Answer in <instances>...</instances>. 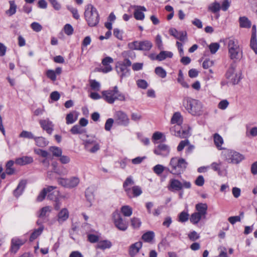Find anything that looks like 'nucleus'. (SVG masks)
Listing matches in <instances>:
<instances>
[{
    "mask_svg": "<svg viewBox=\"0 0 257 257\" xmlns=\"http://www.w3.org/2000/svg\"><path fill=\"white\" fill-rule=\"evenodd\" d=\"M238 22L240 28H250L251 27V22L246 17L243 16L239 17Z\"/></svg>",
    "mask_w": 257,
    "mask_h": 257,
    "instance_id": "obj_30",
    "label": "nucleus"
},
{
    "mask_svg": "<svg viewBox=\"0 0 257 257\" xmlns=\"http://www.w3.org/2000/svg\"><path fill=\"white\" fill-rule=\"evenodd\" d=\"M114 118L115 123L119 125L127 126L130 124V119L126 113L123 111H116L114 114Z\"/></svg>",
    "mask_w": 257,
    "mask_h": 257,
    "instance_id": "obj_11",
    "label": "nucleus"
},
{
    "mask_svg": "<svg viewBox=\"0 0 257 257\" xmlns=\"http://www.w3.org/2000/svg\"><path fill=\"white\" fill-rule=\"evenodd\" d=\"M207 208L208 206L206 203H200L195 205V209L197 211L196 212L203 216V218H205Z\"/></svg>",
    "mask_w": 257,
    "mask_h": 257,
    "instance_id": "obj_27",
    "label": "nucleus"
},
{
    "mask_svg": "<svg viewBox=\"0 0 257 257\" xmlns=\"http://www.w3.org/2000/svg\"><path fill=\"white\" fill-rule=\"evenodd\" d=\"M90 85L92 89L95 91H99L100 87V83L95 80H90Z\"/></svg>",
    "mask_w": 257,
    "mask_h": 257,
    "instance_id": "obj_56",
    "label": "nucleus"
},
{
    "mask_svg": "<svg viewBox=\"0 0 257 257\" xmlns=\"http://www.w3.org/2000/svg\"><path fill=\"white\" fill-rule=\"evenodd\" d=\"M220 45L217 43H212L209 46V48L211 54H215L219 49Z\"/></svg>",
    "mask_w": 257,
    "mask_h": 257,
    "instance_id": "obj_58",
    "label": "nucleus"
},
{
    "mask_svg": "<svg viewBox=\"0 0 257 257\" xmlns=\"http://www.w3.org/2000/svg\"><path fill=\"white\" fill-rule=\"evenodd\" d=\"M26 180H21L19 182L17 188L14 190V195L16 197H19V196H20L22 194L23 191L24 190L26 187Z\"/></svg>",
    "mask_w": 257,
    "mask_h": 257,
    "instance_id": "obj_28",
    "label": "nucleus"
},
{
    "mask_svg": "<svg viewBox=\"0 0 257 257\" xmlns=\"http://www.w3.org/2000/svg\"><path fill=\"white\" fill-rule=\"evenodd\" d=\"M46 74L47 77L53 81H55L56 80V72H54V70H48L47 71Z\"/></svg>",
    "mask_w": 257,
    "mask_h": 257,
    "instance_id": "obj_62",
    "label": "nucleus"
},
{
    "mask_svg": "<svg viewBox=\"0 0 257 257\" xmlns=\"http://www.w3.org/2000/svg\"><path fill=\"white\" fill-rule=\"evenodd\" d=\"M53 190L52 191L47 193V198L49 200H55L57 199L59 195V192L56 190Z\"/></svg>",
    "mask_w": 257,
    "mask_h": 257,
    "instance_id": "obj_50",
    "label": "nucleus"
},
{
    "mask_svg": "<svg viewBox=\"0 0 257 257\" xmlns=\"http://www.w3.org/2000/svg\"><path fill=\"white\" fill-rule=\"evenodd\" d=\"M34 140L36 143V145L40 147H44L48 145L49 142L45 138L42 137H35Z\"/></svg>",
    "mask_w": 257,
    "mask_h": 257,
    "instance_id": "obj_37",
    "label": "nucleus"
},
{
    "mask_svg": "<svg viewBox=\"0 0 257 257\" xmlns=\"http://www.w3.org/2000/svg\"><path fill=\"white\" fill-rule=\"evenodd\" d=\"M187 163L182 158L173 157L171 158L169 166L171 167L170 172L174 175L181 174L186 168Z\"/></svg>",
    "mask_w": 257,
    "mask_h": 257,
    "instance_id": "obj_5",
    "label": "nucleus"
},
{
    "mask_svg": "<svg viewBox=\"0 0 257 257\" xmlns=\"http://www.w3.org/2000/svg\"><path fill=\"white\" fill-rule=\"evenodd\" d=\"M189 141H188V140H185L181 141L177 147V151L178 152L182 151L184 149V148L186 146L189 145Z\"/></svg>",
    "mask_w": 257,
    "mask_h": 257,
    "instance_id": "obj_60",
    "label": "nucleus"
},
{
    "mask_svg": "<svg viewBox=\"0 0 257 257\" xmlns=\"http://www.w3.org/2000/svg\"><path fill=\"white\" fill-rule=\"evenodd\" d=\"M246 135L247 136H251L252 137H255L257 136V126H254L251 128L249 130L246 131Z\"/></svg>",
    "mask_w": 257,
    "mask_h": 257,
    "instance_id": "obj_63",
    "label": "nucleus"
},
{
    "mask_svg": "<svg viewBox=\"0 0 257 257\" xmlns=\"http://www.w3.org/2000/svg\"><path fill=\"white\" fill-rule=\"evenodd\" d=\"M221 155L223 159L229 164H238L245 159L242 154L231 149H223Z\"/></svg>",
    "mask_w": 257,
    "mask_h": 257,
    "instance_id": "obj_3",
    "label": "nucleus"
},
{
    "mask_svg": "<svg viewBox=\"0 0 257 257\" xmlns=\"http://www.w3.org/2000/svg\"><path fill=\"white\" fill-rule=\"evenodd\" d=\"M137 84L139 88L145 89L148 86V82L144 79H139L137 81Z\"/></svg>",
    "mask_w": 257,
    "mask_h": 257,
    "instance_id": "obj_61",
    "label": "nucleus"
},
{
    "mask_svg": "<svg viewBox=\"0 0 257 257\" xmlns=\"http://www.w3.org/2000/svg\"><path fill=\"white\" fill-rule=\"evenodd\" d=\"M183 122V117L179 112H175L171 119L172 124H176V125L173 127H176V130H178L180 127V125Z\"/></svg>",
    "mask_w": 257,
    "mask_h": 257,
    "instance_id": "obj_18",
    "label": "nucleus"
},
{
    "mask_svg": "<svg viewBox=\"0 0 257 257\" xmlns=\"http://www.w3.org/2000/svg\"><path fill=\"white\" fill-rule=\"evenodd\" d=\"M73 134H81L84 132V130L82 128L80 125H75L70 130Z\"/></svg>",
    "mask_w": 257,
    "mask_h": 257,
    "instance_id": "obj_48",
    "label": "nucleus"
},
{
    "mask_svg": "<svg viewBox=\"0 0 257 257\" xmlns=\"http://www.w3.org/2000/svg\"><path fill=\"white\" fill-rule=\"evenodd\" d=\"M44 230V226L42 224H40V227L36 229H35L33 233L31 234L30 240L33 241L34 240L36 239L43 232Z\"/></svg>",
    "mask_w": 257,
    "mask_h": 257,
    "instance_id": "obj_34",
    "label": "nucleus"
},
{
    "mask_svg": "<svg viewBox=\"0 0 257 257\" xmlns=\"http://www.w3.org/2000/svg\"><path fill=\"white\" fill-rule=\"evenodd\" d=\"M69 217V212L67 208H63L58 211L56 221L59 224H62Z\"/></svg>",
    "mask_w": 257,
    "mask_h": 257,
    "instance_id": "obj_14",
    "label": "nucleus"
},
{
    "mask_svg": "<svg viewBox=\"0 0 257 257\" xmlns=\"http://www.w3.org/2000/svg\"><path fill=\"white\" fill-rule=\"evenodd\" d=\"M191 187V184L190 182L183 180L179 181L175 178L170 179L168 185V189L172 192L179 191L183 188L189 189Z\"/></svg>",
    "mask_w": 257,
    "mask_h": 257,
    "instance_id": "obj_8",
    "label": "nucleus"
},
{
    "mask_svg": "<svg viewBox=\"0 0 257 257\" xmlns=\"http://www.w3.org/2000/svg\"><path fill=\"white\" fill-rule=\"evenodd\" d=\"M189 214L185 211L181 212L179 215V221L181 222L187 221L189 219Z\"/></svg>",
    "mask_w": 257,
    "mask_h": 257,
    "instance_id": "obj_53",
    "label": "nucleus"
},
{
    "mask_svg": "<svg viewBox=\"0 0 257 257\" xmlns=\"http://www.w3.org/2000/svg\"><path fill=\"white\" fill-rule=\"evenodd\" d=\"M131 65L132 62L128 59H125L123 61L118 62L116 63L115 70L120 77V82L130 76V69L128 67Z\"/></svg>",
    "mask_w": 257,
    "mask_h": 257,
    "instance_id": "obj_6",
    "label": "nucleus"
},
{
    "mask_svg": "<svg viewBox=\"0 0 257 257\" xmlns=\"http://www.w3.org/2000/svg\"><path fill=\"white\" fill-rule=\"evenodd\" d=\"M170 152V148L166 144L161 143L157 145L154 150V153L159 156L165 157L168 156Z\"/></svg>",
    "mask_w": 257,
    "mask_h": 257,
    "instance_id": "obj_13",
    "label": "nucleus"
},
{
    "mask_svg": "<svg viewBox=\"0 0 257 257\" xmlns=\"http://www.w3.org/2000/svg\"><path fill=\"white\" fill-rule=\"evenodd\" d=\"M222 163L213 162L210 165L211 168L214 171L217 172L218 175L220 176H225L227 174V170L226 169H221V166Z\"/></svg>",
    "mask_w": 257,
    "mask_h": 257,
    "instance_id": "obj_22",
    "label": "nucleus"
},
{
    "mask_svg": "<svg viewBox=\"0 0 257 257\" xmlns=\"http://www.w3.org/2000/svg\"><path fill=\"white\" fill-rule=\"evenodd\" d=\"M85 197L87 200L89 202V206H90L92 205V203L94 199V195L91 190V189L88 188L85 191Z\"/></svg>",
    "mask_w": 257,
    "mask_h": 257,
    "instance_id": "obj_41",
    "label": "nucleus"
},
{
    "mask_svg": "<svg viewBox=\"0 0 257 257\" xmlns=\"http://www.w3.org/2000/svg\"><path fill=\"white\" fill-rule=\"evenodd\" d=\"M80 182V179L78 177L73 176L68 178V188H73L76 187Z\"/></svg>",
    "mask_w": 257,
    "mask_h": 257,
    "instance_id": "obj_35",
    "label": "nucleus"
},
{
    "mask_svg": "<svg viewBox=\"0 0 257 257\" xmlns=\"http://www.w3.org/2000/svg\"><path fill=\"white\" fill-rule=\"evenodd\" d=\"M39 123L43 129L47 132V133L51 134L53 131V123L48 119H42L39 121Z\"/></svg>",
    "mask_w": 257,
    "mask_h": 257,
    "instance_id": "obj_23",
    "label": "nucleus"
},
{
    "mask_svg": "<svg viewBox=\"0 0 257 257\" xmlns=\"http://www.w3.org/2000/svg\"><path fill=\"white\" fill-rule=\"evenodd\" d=\"M56 186H49L46 188H44L38 196L37 198V201L40 202L43 200L48 193L52 191L53 190L56 189Z\"/></svg>",
    "mask_w": 257,
    "mask_h": 257,
    "instance_id": "obj_25",
    "label": "nucleus"
},
{
    "mask_svg": "<svg viewBox=\"0 0 257 257\" xmlns=\"http://www.w3.org/2000/svg\"><path fill=\"white\" fill-rule=\"evenodd\" d=\"M131 225L133 226L134 228L136 229L139 228L142 224L140 219L137 217L132 218L131 220Z\"/></svg>",
    "mask_w": 257,
    "mask_h": 257,
    "instance_id": "obj_49",
    "label": "nucleus"
},
{
    "mask_svg": "<svg viewBox=\"0 0 257 257\" xmlns=\"http://www.w3.org/2000/svg\"><path fill=\"white\" fill-rule=\"evenodd\" d=\"M154 233L153 231H148L142 235V239L146 242H151L154 237Z\"/></svg>",
    "mask_w": 257,
    "mask_h": 257,
    "instance_id": "obj_44",
    "label": "nucleus"
},
{
    "mask_svg": "<svg viewBox=\"0 0 257 257\" xmlns=\"http://www.w3.org/2000/svg\"><path fill=\"white\" fill-rule=\"evenodd\" d=\"M226 78L228 79V82L235 85L238 83L240 80V77L233 67L229 68L226 74Z\"/></svg>",
    "mask_w": 257,
    "mask_h": 257,
    "instance_id": "obj_12",
    "label": "nucleus"
},
{
    "mask_svg": "<svg viewBox=\"0 0 257 257\" xmlns=\"http://www.w3.org/2000/svg\"><path fill=\"white\" fill-rule=\"evenodd\" d=\"M140 41H136L129 43L127 45L129 49L135 50H140Z\"/></svg>",
    "mask_w": 257,
    "mask_h": 257,
    "instance_id": "obj_52",
    "label": "nucleus"
},
{
    "mask_svg": "<svg viewBox=\"0 0 257 257\" xmlns=\"http://www.w3.org/2000/svg\"><path fill=\"white\" fill-rule=\"evenodd\" d=\"M85 17L88 25L90 27L96 26L99 23V17L95 8L91 5H88L85 12Z\"/></svg>",
    "mask_w": 257,
    "mask_h": 257,
    "instance_id": "obj_7",
    "label": "nucleus"
},
{
    "mask_svg": "<svg viewBox=\"0 0 257 257\" xmlns=\"http://www.w3.org/2000/svg\"><path fill=\"white\" fill-rule=\"evenodd\" d=\"M85 149L90 153H95L100 149V145L95 137L88 138L84 141Z\"/></svg>",
    "mask_w": 257,
    "mask_h": 257,
    "instance_id": "obj_10",
    "label": "nucleus"
},
{
    "mask_svg": "<svg viewBox=\"0 0 257 257\" xmlns=\"http://www.w3.org/2000/svg\"><path fill=\"white\" fill-rule=\"evenodd\" d=\"M100 237V234L96 233H88L87 234V238L89 242L91 243L98 242Z\"/></svg>",
    "mask_w": 257,
    "mask_h": 257,
    "instance_id": "obj_42",
    "label": "nucleus"
},
{
    "mask_svg": "<svg viewBox=\"0 0 257 257\" xmlns=\"http://www.w3.org/2000/svg\"><path fill=\"white\" fill-rule=\"evenodd\" d=\"M121 212L124 216L129 217L133 213V209L129 206L124 205L121 207Z\"/></svg>",
    "mask_w": 257,
    "mask_h": 257,
    "instance_id": "obj_43",
    "label": "nucleus"
},
{
    "mask_svg": "<svg viewBox=\"0 0 257 257\" xmlns=\"http://www.w3.org/2000/svg\"><path fill=\"white\" fill-rule=\"evenodd\" d=\"M26 242L25 240H23L19 238H14L11 240V251L14 253H16L20 247Z\"/></svg>",
    "mask_w": 257,
    "mask_h": 257,
    "instance_id": "obj_16",
    "label": "nucleus"
},
{
    "mask_svg": "<svg viewBox=\"0 0 257 257\" xmlns=\"http://www.w3.org/2000/svg\"><path fill=\"white\" fill-rule=\"evenodd\" d=\"M202 218H204L203 216L195 212L191 214L190 217V220L193 224H196L198 223Z\"/></svg>",
    "mask_w": 257,
    "mask_h": 257,
    "instance_id": "obj_39",
    "label": "nucleus"
},
{
    "mask_svg": "<svg viewBox=\"0 0 257 257\" xmlns=\"http://www.w3.org/2000/svg\"><path fill=\"white\" fill-rule=\"evenodd\" d=\"M229 105V102L226 99H224L219 102L218 107L222 110L225 109Z\"/></svg>",
    "mask_w": 257,
    "mask_h": 257,
    "instance_id": "obj_64",
    "label": "nucleus"
},
{
    "mask_svg": "<svg viewBox=\"0 0 257 257\" xmlns=\"http://www.w3.org/2000/svg\"><path fill=\"white\" fill-rule=\"evenodd\" d=\"M165 167L162 165H157L153 168L154 172L157 175H161L164 171Z\"/></svg>",
    "mask_w": 257,
    "mask_h": 257,
    "instance_id": "obj_57",
    "label": "nucleus"
},
{
    "mask_svg": "<svg viewBox=\"0 0 257 257\" xmlns=\"http://www.w3.org/2000/svg\"><path fill=\"white\" fill-rule=\"evenodd\" d=\"M135 9L134 17L137 20H143L145 18V14L143 12L147 11L145 7L143 6H134L133 7Z\"/></svg>",
    "mask_w": 257,
    "mask_h": 257,
    "instance_id": "obj_17",
    "label": "nucleus"
},
{
    "mask_svg": "<svg viewBox=\"0 0 257 257\" xmlns=\"http://www.w3.org/2000/svg\"><path fill=\"white\" fill-rule=\"evenodd\" d=\"M170 131L173 135L181 138H187L190 136L189 130H181L180 127L178 130H176V127H171Z\"/></svg>",
    "mask_w": 257,
    "mask_h": 257,
    "instance_id": "obj_19",
    "label": "nucleus"
},
{
    "mask_svg": "<svg viewBox=\"0 0 257 257\" xmlns=\"http://www.w3.org/2000/svg\"><path fill=\"white\" fill-rule=\"evenodd\" d=\"M182 104L186 110L193 115H200L202 113V104L198 100L184 97Z\"/></svg>",
    "mask_w": 257,
    "mask_h": 257,
    "instance_id": "obj_1",
    "label": "nucleus"
},
{
    "mask_svg": "<svg viewBox=\"0 0 257 257\" xmlns=\"http://www.w3.org/2000/svg\"><path fill=\"white\" fill-rule=\"evenodd\" d=\"M153 44L149 40L141 41L140 44V50L148 51L152 48Z\"/></svg>",
    "mask_w": 257,
    "mask_h": 257,
    "instance_id": "obj_31",
    "label": "nucleus"
},
{
    "mask_svg": "<svg viewBox=\"0 0 257 257\" xmlns=\"http://www.w3.org/2000/svg\"><path fill=\"white\" fill-rule=\"evenodd\" d=\"M250 46L257 55V40L256 37H251L250 39Z\"/></svg>",
    "mask_w": 257,
    "mask_h": 257,
    "instance_id": "obj_55",
    "label": "nucleus"
},
{
    "mask_svg": "<svg viewBox=\"0 0 257 257\" xmlns=\"http://www.w3.org/2000/svg\"><path fill=\"white\" fill-rule=\"evenodd\" d=\"M75 112H71L67 115L66 117L67 124H72L77 120V116L75 115Z\"/></svg>",
    "mask_w": 257,
    "mask_h": 257,
    "instance_id": "obj_46",
    "label": "nucleus"
},
{
    "mask_svg": "<svg viewBox=\"0 0 257 257\" xmlns=\"http://www.w3.org/2000/svg\"><path fill=\"white\" fill-rule=\"evenodd\" d=\"M9 4L10 8L6 12V14L9 16H12L16 13L17 7L15 2L13 1H10Z\"/></svg>",
    "mask_w": 257,
    "mask_h": 257,
    "instance_id": "obj_36",
    "label": "nucleus"
},
{
    "mask_svg": "<svg viewBox=\"0 0 257 257\" xmlns=\"http://www.w3.org/2000/svg\"><path fill=\"white\" fill-rule=\"evenodd\" d=\"M52 211V208L47 206L42 208L38 212V216L40 218L48 216Z\"/></svg>",
    "mask_w": 257,
    "mask_h": 257,
    "instance_id": "obj_32",
    "label": "nucleus"
},
{
    "mask_svg": "<svg viewBox=\"0 0 257 257\" xmlns=\"http://www.w3.org/2000/svg\"><path fill=\"white\" fill-rule=\"evenodd\" d=\"M155 73L160 77L164 78L167 76V72L162 67H157L155 70Z\"/></svg>",
    "mask_w": 257,
    "mask_h": 257,
    "instance_id": "obj_47",
    "label": "nucleus"
},
{
    "mask_svg": "<svg viewBox=\"0 0 257 257\" xmlns=\"http://www.w3.org/2000/svg\"><path fill=\"white\" fill-rule=\"evenodd\" d=\"M33 162V159L31 157L24 156L22 157L17 158L15 160L16 164L20 166H24L30 164Z\"/></svg>",
    "mask_w": 257,
    "mask_h": 257,
    "instance_id": "obj_26",
    "label": "nucleus"
},
{
    "mask_svg": "<svg viewBox=\"0 0 257 257\" xmlns=\"http://www.w3.org/2000/svg\"><path fill=\"white\" fill-rule=\"evenodd\" d=\"M226 43L230 58L234 61L240 59L242 51L239 47L238 40L233 38H229L226 40Z\"/></svg>",
    "mask_w": 257,
    "mask_h": 257,
    "instance_id": "obj_2",
    "label": "nucleus"
},
{
    "mask_svg": "<svg viewBox=\"0 0 257 257\" xmlns=\"http://www.w3.org/2000/svg\"><path fill=\"white\" fill-rule=\"evenodd\" d=\"M14 162L12 160L9 161L6 164V173L8 175H12L14 173L15 170L12 168Z\"/></svg>",
    "mask_w": 257,
    "mask_h": 257,
    "instance_id": "obj_45",
    "label": "nucleus"
},
{
    "mask_svg": "<svg viewBox=\"0 0 257 257\" xmlns=\"http://www.w3.org/2000/svg\"><path fill=\"white\" fill-rule=\"evenodd\" d=\"M102 94L103 99L110 104L113 103L115 100H125V95L119 91L117 86H115L111 90L103 91Z\"/></svg>",
    "mask_w": 257,
    "mask_h": 257,
    "instance_id": "obj_4",
    "label": "nucleus"
},
{
    "mask_svg": "<svg viewBox=\"0 0 257 257\" xmlns=\"http://www.w3.org/2000/svg\"><path fill=\"white\" fill-rule=\"evenodd\" d=\"M113 62V59L109 56L106 57L102 60V64L104 66L100 69V71L103 73H107L112 70V67L109 65Z\"/></svg>",
    "mask_w": 257,
    "mask_h": 257,
    "instance_id": "obj_15",
    "label": "nucleus"
},
{
    "mask_svg": "<svg viewBox=\"0 0 257 257\" xmlns=\"http://www.w3.org/2000/svg\"><path fill=\"white\" fill-rule=\"evenodd\" d=\"M142 247V242L138 241L132 244L129 249V254L131 256H134L139 251L140 249Z\"/></svg>",
    "mask_w": 257,
    "mask_h": 257,
    "instance_id": "obj_24",
    "label": "nucleus"
},
{
    "mask_svg": "<svg viewBox=\"0 0 257 257\" xmlns=\"http://www.w3.org/2000/svg\"><path fill=\"white\" fill-rule=\"evenodd\" d=\"M112 217L113 223L118 229L121 231H125L127 229V223L122 218L118 210L113 212Z\"/></svg>",
    "mask_w": 257,
    "mask_h": 257,
    "instance_id": "obj_9",
    "label": "nucleus"
},
{
    "mask_svg": "<svg viewBox=\"0 0 257 257\" xmlns=\"http://www.w3.org/2000/svg\"><path fill=\"white\" fill-rule=\"evenodd\" d=\"M31 28L36 32H39L42 30V26L37 22L32 23L31 24Z\"/></svg>",
    "mask_w": 257,
    "mask_h": 257,
    "instance_id": "obj_59",
    "label": "nucleus"
},
{
    "mask_svg": "<svg viewBox=\"0 0 257 257\" xmlns=\"http://www.w3.org/2000/svg\"><path fill=\"white\" fill-rule=\"evenodd\" d=\"M169 34L174 37L176 39H179L181 41H185L186 38V32L178 31L174 28H171L169 30Z\"/></svg>",
    "mask_w": 257,
    "mask_h": 257,
    "instance_id": "obj_21",
    "label": "nucleus"
},
{
    "mask_svg": "<svg viewBox=\"0 0 257 257\" xmlns=\"http://www.w3.org/2000/svg\"><path fill=\"white\" fill-rule=\"evenodd\" d=\"M173 56V53L170 51H162L156 56L155 59L159 61H162L166 58H171Z\"/></svg>",
    "mask_w": 257,
    "mask_h": 257,
    "instance_id": "obj_29",
    "label": "nucleus"
},
{
    "mask_svg": "<svg viewBox=\"0 0 257 257\" xmlns=\"http://www.w3.org/2000/svg\"><path fill=\"white\" fill-rule=\"evenodd\" d=\"M49 151L52 152L53 156L56 157H60L62 154V149L58 147H51L49 148Z\"/></svg>",
    "mask_w": 257,
    "mask_h": 257,
    "instance_id": "obj_40",
    "label": "nucleus"
},
{
    "mask_svg": "<svg viewBox=\"0 0 257 257\" xmlns=\"http://www.w3.org/2000/svg\"><path fill=\"white\" fill-rule=\"evenodd\" d=\"M125 192L130 198L139 196L142 193L141 187L138 186H135L132 188H126Z\"/></svg>",
    "mask_w": 257,
    "mask_h": 257,
    "instance_id": "obj_20",
    "label": "nucleus"
},
{
    "mask_svg": "<svg viewBox=\"0 0 257 257\" xmlns=\"http://www.w3.org/2000/svg\"><path fill=\"white\" fill-rule=\"evenodd\" d=\"M20 138H27V139H34L35 137L33 134L28 131H23L19 135Z\"/></svg>",
    "mask_w": 257,
    "mask_h": 257,
    "instance_id": "obj_54",
    "label": "nucleus"
},
{
    "mask_svg": "<svg viewBox=\"0 0 257 257\" xmlns=\"http://www.w3.org/2000/svg\"><path fill=\"white\" fill-rule=\"evenodd\" d=\"M220 8V4L217 2L212 3L208 8L209 10L214 13L218 12Z\"/></svg>",
    "mask_w": 257,
    "mask_h": 257,
    "instance_id": "obj_51",
    "label": "nucleus"
},
{
    "mask_svg": "<svg viewBox=\"0 0 257 257\" xmlns=\"http://www.w3.org/2000/svg\"><path fill=\"white\" fill-rule=\"evenodd\" d=\"M112 246L111 242L108 240L99 241L97 244L96 247L102 250L110 248Z\"/></svg>",
    "mask_w": 257,
    "mask_h": 257,
    "instance_id": "obj_33",
    "label": "nucleus"
},
{
    "mask_svg": "<svg viewBox=\"0 0 257 257\" xmlns=\"http://www.w3.org/2000/svg\"><path fill=\"white\" fill-rule=\"evenodd\" d=\"M214 142L215 146L219 150L222 149L221 146L223 143V140L218 134H215L214 135Z\"/></svg>",
    "mask_w": 257,
    "mask_h": 257,
    "instance_id": "obj_38",
    "label": "nucleus"
}]
</instances>
